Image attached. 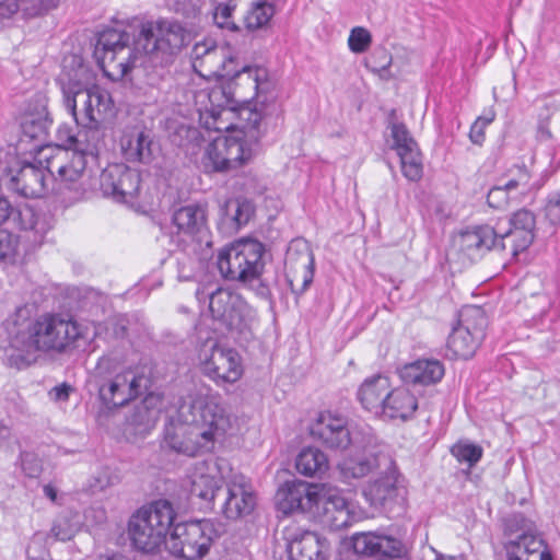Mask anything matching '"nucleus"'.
<instances>
[{
	"label": "nucleus",
	"mask_w": 560,
	"mask_h": 560,
	"mask_svg": "<svg viewBox=\"0 0 560 560\" xmlns=\"http://www.w3.org/2000/svg\"><path fill=\"white\" fill-rule=\"evenodd\" d=\"M232 416L220 395L194 385L177 402V418L164 428V443L172 451L189 457L210 450L214 440L231 428Z\"/></svg>",
	"instance_id": "obj_1"
},
{
	"label": "nucleus",
	"mask_w": 560,
	"mask_h": 560,
	"mask_svg": "<svg viewBox=\"0 0 560 560\" xmlns=\"http://www.w3.org/2000/svg\"><path fill=\"white\" fill-rule=\"evenodd\" d=\"M33 305H21L7 320L10 347L24 353H10V366L23 369L31 364L30 354L35 352L63 353L82 337L80 325L59 313H44L33 317Z\"/></svg>",
	"instance_id": "obj_2"
},
{
	"label": "nucleus",
	"mask_w": 560,
	"mask_h": 560,
	"mask_svg": "<svg viewBox=\"0 0 560 560\" xmlns=\"http://www.w3.org/2000/svg\"><path fill=\"white\" fill-rule=\"evenodd\" d=\"M261 121L260 112L244 108L241 112V124L225 130L228 135L219 136L208 144L202 158L205 168L228 172L246 164L252 159V150L246 144L257 142L266 130L261 128Z\"/></svg>",
	"instance_id": "obj_3"
},
{
	"label": "nucleus",
	"mask_w": 560,
	"mask_h": 560,
	"mask_svg": "<svg viewBox=\"0 0 560 560\" xmlns=\"http://www.w3.org/2000/svg\"><path fill=\"white\" fill-rule=\"evenodd\" d=\"M150 378L137 368L120 369L118 360L104 354L89 372L88 386L95 390L101 405L110 410L122 407L140 396Z\"/></svg>",
	"instance_id": "obj_4"
},
{
	"label": "nucleus",
	"mask_w": 560,
	"mask_h": 560,
	"mask_svg": "<svg viewBox=\"0 0 560 560\" xmlns=\"http://www.w3.org/2000/svg\"><path fill=\"white\" fill-rule=\"evenodd\" d=\"M222 78L231 84L238 104L245 105L238 115L244 108L258 110L262 114L261 128H265L267 117L277 112L275 82L269 79L267 69L242 65L236 57V62L226 69Z\"/></svg>",
	"instance_id": "obj_5"
},
{
	"label": "nucleus",
	"mask_w": 560,
	"mask_h": 560,
	"mask_svg": "<svg viewBox=\"0 0 560 560\" xmlns=\"http://www.w3.org/2000/svg\"><path fill=\"white\" fill-rule=\"evenodd\" d=\"M175 517L173 504L165 499L140 508L128 521L127 533L131 546L142 553L159 551L162 545H166V536Z\"/></svg>",
	"instance_id": "obj_6"
},
{
	"label": "nucleus",
	"mask_w": 560,
	"mask_h": 560,
	"mask_svg": "<svg viewBox=\"0 0 560 560\" xmlns=\"http://www.w3.org/2000/svg\"><path fill=\"white\" fill-rule=\"evenodd\" d=\"M140 50L129 33L107 28L100 33L94 54L104 74L118 81L132 69Z\"/></svg>",
	"instance_id": "obj_7"
},
{
	"label": "nucleus",
	"mask_w": 560,
	"mask_h": 560,
	"mask_svg": "<svg viewBox=\"0 0 560 560\" xmlns=\"http://www.w3.org/2000/svg\"><path fill=\"white\" fill-rule=\"evenodd\" d=\"M61 91L66 109L77 126L88 130L84 131V137L89 131L97 130L105 114L112 109L109 93L98 86L86 89L79 82H69L61 85Z\"/></svg>",
	"instance_id": "obj_8"
},
{
	"label": "nucleus",
	"mask_w": 560,
	"mask_h": 560,
	"mask_svg": "<svg viewBox=\"0 0 560 560\" xmlns=\"http://www.w3.org/2000/svg\"><path fill=\"white\" fill-rule=\"evenodd\" d=\"M265 246L256 240H240L218 255V268L226 280L252 284L264 271Z\"/></svg>",
	"instance_id": "obj_9"
},
{
	"label": "nucleus",
	"mask_w": 560,
	"mask_h": 560,
	"mask_svg": "<svg viewBox=\"0 0 560 560\" xmlns=\"http://www.w3.org/2000/svg\"><path fill=\"white\" fill-rule=\"evenodd\" d=\"M218 537L219 530L210 520L179 523L173 526L166 549L178 559L201 560Z\"/></svg>",
	"instance_id": "obj_10"
},
{
	"label": "nucleus",
	"mask_w": 560,
	"mask_h": 560,
	"mask_svg": "<svg viewBox=\"0 0 560 560\" xmlns=\"http://www.w3.org/2000/svg\"><path fill=\"white\" fill-rule=\"evenodd\" d=\"M186 32L176 22L160 21L145 23L137 37V45L145 55L162 54V60L176 55L185 45Z\"/></svg>",
	"instance_id": "obj_11"
},
{
	"label": "nucleus",
	"mask_w": 560,
	"mask_h": 560,
	"mask_svg": "<svg viewBox=\"0 0 560 560\" xmlns=\"http://www.w3.org/2000/svg\"><path fill=\"white\" fill-rule=\"evenodd\" d=\"M209 311L230 330L242 331L256 319V311L238 293L222 288L209 294Z\"/></svg>",
	"instance_id": "obj_12"
},
{
	"label": "nucleus",
	"mask_w": 560,
	"mask_h": 560,
	"mask_svg": "<svg viewBox=\"0 0 560 560\" xmlns=\"http://www.w3.org/2000/svg\"><path fill=\"white\" fill-rule=\"evenodd\" d=\"M460 324L448 336L447 349L454 359H469L483 336L487 324L485 312L479 306H467L460 311Z\"/></svg>",
	"instance_id": "obj_13"
},
{
	"label": "nucleus",
	"mask_w": 560,
	"mask_h": 560,
	"mask_svg": "<svg viewBox=\"0 0 560 560\" xmlns=\"http://www.w3.org/2000/svg\"><path fill=\"white\" fill-rule=\"evenodd\" d=\"M201 370L217 385L233 384L243 375V365L238 352L232 348L220 346L215 341L208 342L200 352Z\"/></svg>",
	"instance_id": "obj_14"
},
{
	"label": "nucleus",
	"mask_w": 560,
	"mask_h": 560,
	"mask_svg": "<svg viewBox=\"0 0 560 560\" xmlns=\"http://www.w3.org/2000/svg\"><path fill=\"white\" fill-rule=\"evenodd\" d=\"M284 271L291 291L303 294L314 277V256L308 243L294 238L289 243L284 258Z\"/></svg>",
	"instance_id": "obj_15"
},
{
	"label": "nucleus",
	"mask_w": 560,
	"mask_h": 560,
	"mask_svg": "<svg viewBox=\"0 0 560 560\" xmlns=\"http://www.w3.org/2000/svg\"><path fill=\"white\" fill-rule=\"evenodd\" d=\"M393 140L392 149L399 159L404 175H418L423 172V158L411 132L400 119L396 109L387 115Z\"/></svg>",
	"instance_id": "obj_16"
},
{
	"label": "nucleus",
	"mask_w": 560,
	"mask_h": 560,
	"mask_svg": "<svg viewBox=\"0 0 560 560\" xmlns=\"http://www.w3.org/2000/svg\"><path fill=\"white\" fill-rule=\"evenodd\" d=\"M190 59L194 71L202 78L223 77L226 69L236 62V56L229 48L213 40L196 43Z\"/></svg>",
	"instance_id": "obj_17"
},
{
	"label": "nucleus",
	"mask_w": 560,
	"mask_h": 560,
	"mask_svg": "<svg viewBox=\"0 0 560 560\" xmlns=\"http://www.w3.org/2000/svg\"><path fill=\"white\" fill-rule=\"evenodd\" d=\"M319 486L304 481H288L276 493L278 511L288 515L294 512L318 513Z\"/></svg>",
	"instance_id": "obj_18"
},
{
	"label": "nucleus",
	"mask_w": 560,
	"mask_h": 560,
	"mask_svg": "<svg viewBox=\"0 0 560 560\" xmlns=\"http://www.w3.org/2000/svg\"><path fill=\"white\" fill-rule=\"evenodd\" d=\"M511 228L499 232L500 250L508 252L512 258H516L525 252L533 243L536 226V219L532 211L520 209L509 220Z\"/></svg>",
	"instance_id": "obj_19"
},
{
	"label": "nucleus",
	"mask_w": 560,
	"mask_h": 560,
	"mask_svg": "<svg viewBox=\"0 0 560 560\" xmlns=\"http://www.w3.org/2000/svg\"><path fill=\"white\" fill-rule=\"evenodd\" d=\"M219 499L223 514L230 520L248 515L256 505V497L247 479L237 475L224 486Z\"/></svg>",
	"instance_id": "obj_20"
},
{
	"label": "nucleus",
	"mask_w": 560,
	"mask_h": 560,
	"mask_svg": "<svg viewBox=\"0 0 560 560\" xmlns=\"http://www.w3.org/2000/svg\"><path fill=\"white\" fill-rule=\"evenodd\" d=\"M121 151L126 161V170L137 173V175H143L149 173L145 167L150 166L155 160L156 148L148 135L137 132L122 138Z\"/></svg>",
	"instance_id": "obj_21"
},
{
	"label": "nucleus",
	"mask_w": 560,
	"mask_h": 560,
	"mask_svg": "<svg viewBox=\"0 0 560 560\" xmlns=\"http://www.w3.org/2000/svg\"><path fill=\"white\" fill-rule=\"evenodd\" d=\"M311 435L331 450H345L351 443L346 418L330 412L319 415L311 427Z\"/></svg>",
	"instance_id": "obj_22"
},
{
	"label": "nucleus",
	"mask_w": 560,
	"mask_h": 560,
	"mask_svg": "<svg viewBox=\"0 0 560 560\" xmlns=\"http://www.w3.org/2000/svg\"><path fill=\"white\" fill-rule=\"evenodd\" d=\"M144 179H147V189L142 198L148 207L172 206L189 195V191L183 188L186 177H144Z\"/></svg>",
	"instance_id": "obj_23"
},
{
	"label": "nucleus",
	"mask_w": 560,
	"mask_h": 560,
	"mask_svg": "<svg viewBox=\"0 0 560 560\" xmlns=\"http://www.w3.org/2000/svg\"><path fill=\"white\" fill-rule=\"evenodd\" d=\"M97 179L104 197L117 202L147 207L142 198L147 189L144 177H97Z\"/></svg>",
	"instance_id": "obj_24"
},
{
	"label": "nucleus",
	"mask_w": 560,
	"mask_h": 560,
	"mask_svg": "<svg viewBox=\"0 0 560 560\" xmlns=\"http://www.w3.org/2000/svg\"><path fill=\"white\" fill-rule=\"evenodd\" d=\"M206 96L211 105L210 109L206 107V110L210 113L211 119V121L208 119L205 121L206 128L221 132L235 127L233 124H226L222 119L223 114H232V110L235 109L236 105H238V102L232 92L231 84L223 82L215 85L207 92Z\"/></svg>",
	"instance_id": "obj_25"
},
{
	"label": "nucleus",
	"mask_w": 560,
	"mask_h": 560,
	"mask_svg": "<svg viewBox=\"0 0 560 560\" xmlns=\"http://www.w3.org/2000/svg\"><path fill=\"white\" fill-rule=\"evenodd\" d=\"M287 551L290 560H326L327 541L314 532H287Z\"/></svg>",
	"instance_id": "obj_26"
},
{
	"label": "nucleus",
	"mask_w": 560,
	"mask_h": 560,
	"mask_svg": "<svg viewBox=\"0 0 560 560\" xmlns=\"http://www.w3.org/2000/svg\"><path fill=\"white\" fill-rule=\"evenodd\" d=\"M456 243L459 250L470 259H476L492 248L500 250L499 231L489 225L463 231Z\"/></svg>",
	"instance_id": "obj_27"
},
{
	"label": "nucleus",
	"mask_w": 560,
	"mask_h": 560,
	"mask_svg": "<svg viewBox=\"0 0 560 560\" xmlns=\"http://www.w3.org/2000/svg\"><path fill=\"white\" fill-rule=\"evenodd\" d=\"M7 188L24 198H43L49 191L59 192L61 186H69L73 177H5Z\"/></svg>",
	"instance_id": "obj_28"
},
{
	"label": "nucleus",
	"mask_w": 560,
	"mask_h": 560,
	"mask_svg": "<svg viewBox=\"0 0 560 560\" xmlns=\"http://www.w3.org/2000/svg\"><path fill=\"white\" fill-rule=\"evenodd\" d=\"M504 550L506 560H553L544 539L529 530L508 540Z\"/></svg>",
	"instance_id": "obj_29"
},
{
	"label": "nucleus",
	"mask_w": 560,
	"mask_h": 560,
	"mask_svg": "<svg viewBox=\"0 0 560 560\" xmlns=\"http://www.w3.org/2000/svg\"><path fill=\"white\" fill-rule=\"evenodd\" d=\"M163 408V396L156 393H149L139 402L132 413L128 417V423L139 434L150 432L160 418Z\"/></svg>",
	"instance_id": "obj_30"
},
{
	"label": "nucleus",
	"mask_w": 560,
	"mask_h": 560,
	"mask_svg": "<svg viewBox=\"0 0 560 560\" xmlns=\"http://www.w3.org/2000/svg\"><path fill=\"white\" fill-rule=\"evenodd\" d=\"M408 489L405 477L392 463L387 467V517H401L408 509Z\"/></svg>",
	"instance_id": "obj_31"
},
{
	"label": "nucleus",
	"mask_w": 560,
	"mask_h": 560,
	"mask_svg": "<svg viewBox=\"0 0 560 560\" xmlns=\"http://www.w3.org/2000/svg\"><path fill=\"white\" fill-rule=\"evenodd\" d=\"M172 222L178 232L187 235L202 234L208 230L207 206L191 203L183 206L174 211Z\"/></svg>",
	"instance_id": "obj_32"
},
{
	"label": "nucleus",
	"mask_w": 560,
	"mask_h": 560,
	"mask_svg": "<svg viewBox=\"0 0 560 560\" xmlns=\"http://www.w3.org/2000/svg\"><path fill=\"white\" fill-rule=\"evenodd\" d=\"M443 375L444 368L438 360H418L405 365L400 371L404 382L422 386L440 382Z\"/></svg>",
	"instance_id": "obj_33"
},
{
	"label": "nucleus",
	"mask_w": 560,
	"mask_h": 560,
	"mask_svg": "<svg viewBox=\"0 0 560 560\" xmlns=\"http://www.w3.org/2000/svg\"><path fill=\"white\" fill-rule=\"evenodd\" d=\"M13 220L21 230L33 234L32 241L40 244L45 235L52 228L51 218L45 213H38L31 206H23L19 209L12 208Z\"/></svg>",
	"instance_id": "obj_34"
},
{
	"label": "nucleus",
	"mask_w": 560,
	"mask_h": 560,
	"mask_svg": "<svg viewBox=\"0 0 560 560\" xmlns=\"http://www.w3.org/2000/svg\"><path fill=\"white\" fill-rule=\"evenodd\" d=\"M383 380L384 377L381 373L365 378L357 394L362 407L376 417H381L385 412V385Z\"/></svg>",
	"instance_id": "obj_35"
},
{
	"label": "nucleus",
	"mask_w": 560,
	"mask_h": 560,
	"mask_svg": "<svg viewBox=\"0 0 560 560\" xmlns=\"http://www.w3.org/2000/svg\"><path fill=\"white\" fill-rule=\"evenodd\" d=\"M255 205L245 197L226 200L220 207V215L230 229L238 230L246 225L255 214Z\"/></svg>",
	"instance_id": "obj_36"
},
{
	"label": "nucleus",
	"mask_w": 560,
	"mask_h": 560,
	"mask_svg": "<svg viewBox=\"0 0 560 560\" xmlns=\"http://www.w3.org/2000/svg\"><path fill=\"white\" fill-rule=\"evenodd\" d=\"M318 510L323 508L324 513L335 522L338 528L346 527L350 521V510L348 501L337 491H324L319 487Z\"/></svg>",
	"instance_id": "obj_37"
},
{
	"label": "nucleus",
	"mask_w": 560,
	"mask_h": 560,
	"mask_svg": "<svg viewBox=\"0 0 560 560\" xmlns=\"http://www.w3.org/2000/svg\"><path fill=\"white\" fill-rule=\"evenodd\" d=\"M59 0H0V19H10L20 9L27 16H37L55 9Z\"/></svg>",
	"instance_id": "obj_38"
},
{
	"label": "nucleus",
	"mask_w": 560,
	"mask_h": 560,
	"mask_svg": "<svg viewBox=\"0 0 560 560\" xmlns=\"http://www.w3.org/2000/svg\"><path fill=\"white\" fill-rule=\"evenodd\" d=\"M296 470L306 477H322L328 469V458L316 447L303 448L295 459Z\"/></svg>",
	"instance_id": "obj_39"
},
{
	"label": "nucleus",
	"mask_w": 560,
	"mask_h": 560,
	"mask_svg": "<svg viewBox=\"0 0 560 560\" xmlns=\"http://www.w3.org/2000/svg\"><path fill=\"white\" fill-rule=\"evenodd\" d=\"M223 489L222 480L210 475H198L191 482V494L203 501L205 509H214Z\"/></svg>",
	"instance_id": "obj_40"
},
{
	"label": "nucleus",
	"mask_w": 560,
	"mask_h": 560,
	"mask_svg": "<svg viewBox=\"0 0 560 560\" xmlns=\"http://www.w3.org/2000/svg\"><path fill=\"white\" fill-rule=\"evenodd\" d=\"M390 418L409 419L418 408L417 398L406 389H397L387 395Z\"/></svg>",
	"instance_id": "obj_41"
},
{
	"label": "nucleus",
	"mask_w": 560,
	"mask_h": 560,
	"mask_svg": "<svg viewBox=\"0 0 560 560\" xmlns=\"http://www.w3.org/2000/svg\"><path fill=\"white\" fill-rule=\"evenodd\" d=\"M412 541L407 537L406 528H394L387 533V560H411Z\"/></svg>",
	"instance_id": "obj_42"
},
{
	"label": "nucleus",
	"mask_w": 560,
	"mask_h": 560,
	"mask_svg": "<svg viewBox=\"0 0 560 560\" xmlns=\"http://www.w3.org/2000/svg\"><path fill=\"white\" fill-rule=\"evenodd\" d=\"M56 145L63 150H73L84 154L89 150V144L85 138H82L81 132H75V129L67 124H62L56 131Z\"/></svg>",
	"instance_id": "obj_43"
},
{
	"label": "nucleus",
	"mask_w": 560,
	"mask_h": 560,
	"mask_svg": "<svg viewBox=\"0 0 560 560\" xmlns=\"http://www.w3.org/2000/svg\"><path fill=\"white\" fill-rule=\"evenodd\" d=\"M275 7L271 3L259 0L254 2L245 16L248 30H258L266 26L275 15Z\"/></svg>",
	"instance_id": "obj_44"
},
{
	"label": "nucleus",
	"mask_w": 560,
	"mask_h": 560,
	"mask_svg": "<svg viewBox=\"0 0 560 560\" xmlns=\"http://www.w3.org/2000/svg\"><path fill=\"white\" fill-rule=\"evenodd\" d=\"M383 537L375 533H355L350 538V545L357 555L374 556L382 548Z\"/></svg>",
	"instance_id": "obj_45"
},
{
	"label": "nucleus",
	"mask_w": 560,
	"mask_h": 560,
	"mask_svg": "<svg viewBox=\"0 0 560 560\" xmlns=\"http://www.w3.org/2000/svg\"><path fill=\"white\" fill-rule=\"evenodd\" d=\"M451 454L459 463H466L471 468L481 459L483 450L469 441H458L451 447Z\"/></svg>",
	"instance_id": "obj_46"
},
{
	"label": "nucleus",
	"mask_w": 560,
	"mask_h": 560,
	"mask_svg": "<svg viewBox=\"0 0 560 560\" xmlns=\"http://www.w3.org/2000/svg\"><path fill=\"white\" fill-rule=\"evenodd\" d=\"M52 121L48 114H38L37 116H26L22 121V130L31 139H43L48 133Z\"/></svg>",
	"instance_id": "obj_47"
},
{
	"label": "nucleus",
	"mask_w": 560,
	"mask_h": 560,
	"mask_svg": "<svg viewBox=\"0 0 560 560\" xmlns=\"http://www.w3.org/2000/svg\"><path fill=\"white\" fill-rule=\"evenodd\" d=\"M77 532V524L72 522L70 512L61 513L52 523L50 535L57 540H70Z\"/></svg>",
	"instance_id": "obj_48"
},
{
	"label": "nucleus",
	"mask_w": 560,
	"mask_h": 560,
	"mask_svg": "<svg viewBox=\"0 0 560 560\" xmlns=\"http://www.w3.org/2000/svg\"><path fill=\"white\" fill-rule=\"evenodd\" d=\"M372 462L366 458H348L340 465V471L345 478H361L372 469Z\"/></svg>",
	"instance_id": "obj_49"
},
{
	"label": "nucleus",
	"mask_w": 560,
	"mask_h": 560,
	"mask_svg": "<svg viewBox=\"0 0 560 560\" xmlns=\"http://www.w3.org/2000/svg\"><path fill=\"white\" fill-rule=\"evenodd\" d=\"M520 186L515 179H511L504 185H498L490 189L488 194V203L491 207L499 208L509 198L514 197L512 192Z\"/></svg>",
	"instance_id": "obj_50"
},
{
	"label": "nucleus",
	"mask_w": 560,
	"mask_h": 560,
	"mask_svg": "<svg viewBox=\"0 0 560 560\" xmlns=\"http://www.w3.org/2000/svg\"><path fill=\"white\" fill-rule=\"evenodd\" d=\"M363 495L371 506L383 508L385 505V478L381 477L370 481L363 490Z\"/></svg>",
	"instance_id": "obj_51"
},
{
	"label": "nucleus",
	"mask_w": 560,
	"mask_h": 560,
	"mask_svg": "<svg viewBox=\"0 0 560 560\" xmlns=\"http://www.w3.org/2000/svg\"><path fill=\"white\" fill-rule=\"evenodd\" d=\"M372 42L370 32L361 26L353 27L348 37L349 49L354 54H362L368 50Z\"/></svg>",
	"instance_id": "obj_52"
},
{
	"label": "nucleus",
	"mask_w": 560,
	"mask_h": 560,
	"mask_svg": "<svg viewBox=\"0 0 560 560\" xmlns=\"http://www.w3.org/2000/svg\"><path fill=\"white\" fill-rule=\"evenodd\" d=\"M392 52L389 57V61L387 63V72L389 71L390 75L399 74L402 69L410 61V51L402 46H393Z\"/></svg>",
	"instance_id": "obj_53"
},
{
	"label": "nucleus",
	"mask_w": 560,
	"mask_h": 560,
	"mask_svg": "<svg viewBox=\"0 0 560 560\" xmlns=\"http://www.w3.org/2000/svg\"><path fill=\"white\" fill-rule=\"evenodd\" d=\"M234 8H235V5H233L231 3V1L224 2V3H219L215 7L213 20H214V23L220 28H225L229 31L237 30V25L232 20V12H233Z\"/></svg>",
	"instance_id": "obj_54"
},
{
	"label": "nucleus",
	"mask_w": 560,
	"mask_h": 560,
	"mask_svg": "<svg viewBox=\"0 0 560 560\" xmlns=\"http://www.w3.org/2000/svg\"><path fill=\"white\" fill-rule=\"evenodd\" d=\"M176 262H177V277L179 280L188 281L195 277V272L198 267L197 259L188 256L185 253H178L176 255Z\"/></svg>",
	"instance_id": "obj_55"
},
{
	"label": "nucleus",
	"mask_w": 560,
	"mask_h": 560,
	"mask_svg": "<svg viewBox=\"0 0 560 560\" xmlns=\"http://www.w3.org/2000/svg\"><path fill=\"white\" fill-rule=\"evenodd\" d=\"M560 108V104L556 105L553 103L546 104L544 110L539 114L538 125H537V138L540 141L550 140L552 135L549 129V120L551 116V109L555 112Z\"/></svg>",
	"instance_id": "obj_56"
},
{
	"label": "nucleus",
	"mask_w": 560,
	"mask_h": 560,
	"mask_svg": "<svg viewBox=\"0 0 560 560\" xmlns=\"http://www.w3.org/2000/svg\"><path fill=\"white\" fill-rule=\"evenodd\" d=\"M18 238L5 230H0V261L12 259L18 248Z\"/></svg>",
	"instance_id": "obj_57"
},
{
	"label": "nucleus",
	"mask_w": 560,
	"mask_h": 560,
	"mask_svg": "<svg viewBox=\"0 0 560 560\" xmlns=\"http://www.w3.org/2000/svg\"><path fill=\"white\" fill-rule=\"evenodd\" d=\"M495 114L493 110L489 112L486 116H480L472 124L469 132V138L475 144H481L485 140V128L494 120Z\"/></svg>",
	"instance_id": "obj_58"
},
{
	"label": "nucleus",
	"mask_w": 560,
	"mask_h": 560,
	"mask_svg": "<svg viewBox=\"0 0 560 560\" xmlns=\"http://www.w3.org/2000/svg\"><path fill=\"white\" fill-rule=\"evenodd\" d=\"M20 460L25 476L30 478H37L40 475L42 464L35 454L23 452L21 453Z\"/></svg>",
	"instance_id": "obj_59"
},
{
	"label": "nucleus",
	"mask_w": 560,
	"mask_h": 560,
	"mask_svg": "<svg viewBox=\"0 0 560 560\" xmlns=\"http://www.w3.org/2000/svg\"><path fill=\"white\" fill-rule=\"evenodd\" d=\"M546 219L552 225H560V191L551 196L545 207Z\"/></svg>",
	"instance_id": "obj_60"
},
{
	"label": "nucleus",
	"mask_w": 560,
	"mask_h": 560,
	"mask_svg": "<svg viewBox=\"0 0 560 560\" xmlns=\"http://www.w3.org/2000/svg\"><path fill=\"white\" fill-rule=\"evenodd\" d=\"M71 390L72 387L69 384L62 383L50 389L49 397L54 401H66L68 400Z\"/></svg>",
	"instance_id": "obj_61"
},
{
	"label": "nucleus",
	"mask_w": 560,
	"mask_h": 560,
	"mask_svg": "<svg viewBox=\"0 0 560 560\" xmlns=\"http://www.w3.org/2000/svg\"><path fill=\"white\" fill-rule=\"evenodd\" d=\"M96 481L101 489H105L106 487L115 485L118 481V477L116 475H109L108 470L104 469L100 472Z\"/></svg>",
	"instance_id": "obj_62"
},
{
	"label": "nucleus",
	"mask_w": 560,
	"mask_h": 560,
	"mask_svg": "<svg viewBox=\"0 0 560 560\" xmlns=\"http://www.w3.org/2000/svg\"><path fill=\"white\" fill-rule=\"evenodd\" d=\"M12 213V207L10 202L0 196V224L4 223Z\"/></svg>",
	"instance_id": "obj_63"
},
{
	"label": "nucleus",
	"mask_w": 560,
	"mask_h": 560,
	"mask_svg": "<svg viewBox=\"0 0 560 560\" xmlns=\"http://www.w3.org/2000/svg\"><path fill=\"white\" fill-rule=\"evenodd\" d=\"M255 283H257V285L255 287V291H256L257 295H259L262 299H267L270 296V289L266 283L262 282L260 277L258 280L254 281L250 285L254 287Z\"/></svg>",
	"instance_id": "obj_64"
}]
</instances>
